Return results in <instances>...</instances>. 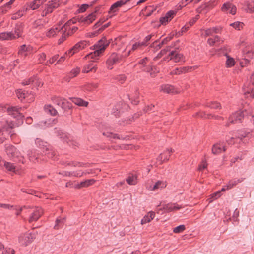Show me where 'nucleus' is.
Masks as SVG:
<instances>
[{
	"label": "nucleus",
	"instance_id": "f257e3e1",
	"mask_svg": "<svg viewBox=\"0 0 254 254\" xmlns=\"http://www.w3.org/2000/svg\"><path fill=\"white\" fill-rule=\"evenodd\" d=\"M246 119H250L254 127V116L252 114V108L251 107H245L242 110L233 113L229 116L228 122L226 124V126H229L230 123H242L244 120ZM253 130H254V128Z\"/></svg>",
	"mask_w": 254,
	"mask_h": 254
},
{
	"label": "nucleus",
	"instance_id": "f03ea898",
	"mask_svg": "<svg viewBox=\"0 0 254 254\" xmlns=\"http://www.w3.org/2000/svg\"><path fill=\"white\" fill-rule=\"evenodd\" d=\"M109 42L107 41L105 37H103L99 40L97 43L94 45V52H91L87 54L85 58L86 59H92V62H96L98 59V57L100 56L106 49L109 45Z\"/></svg>",
	"mask_w": 254,
	"mask_h": 254
},
{
	"label": "nucleus",
	"instance_id": "7ed1b4c3",
	"mask_svg": "<svg viewBox=\"0 0 254 254\" xmlns=\"http://www.w3.org/2000/svg\"><path fill=\"white\" fill-rule=\"evenodd\" d=\"M5 151L8 156L11 157L14 161L23 164L24 163L25 158L20 155V153L13 145H6L5 146Z\"/></svg>",
	"mask_w": 254,
	"mask_h": 254
},
{
	"label": "nucleus",
	"instance_id": "20e7f679",
	"mask_svg": "<svg viewBox=\"0 0 254 254\" xmlns=\"http://www.w3.org/2000/svg\"><path fill=\"white\" fill-rule=\"evenodd\" d=\"M51 100L53 103L61 107L64 111H67L72 107L71 104L63 97L55 96L52 97Z\"/></svg>",
	"mask_w": 254,
	"mask_h": 254
},
{
	"label": "nucleus",
	"instance_id": "39448f33",
	"mask_svg": "<svg viewBox=\"0 0 254 254\" xmlns=\"http://www.w3.org/2000/svg\"><path fill=\"white\" fill-rule=\"evenodd\" d=\"M36 238L34 233L26 232L21 233L18 237V242L23 246H27L31 244Z\"/></svg>",
	"mask_w": 254,
	"mask_h": 254
},
{
	"label": "nucleus",
	"instance_id": "423d86ee",
	"mask_svg": "<svg viewBox=\"0 0 254 254\" xmlns=\"http://www.w3.org/2000/svg\"><path fill=\"white\" fill-rule=\"evenodd\" d=\"M125 55H122L116 53L111 54L106 61L107 67L112 69L114 64L120 63Z\"/></svg>",
	"mask_w": 254,
	"mask_h": 254
},
{
	"label": "nucleus",
	"instance_id": "0eeeda50",
	"mask_svg": "<svg viewBox=\"0 0 254 254\" xmlns=\"http://www.w3.org/2000/svg\"><path fill=\"white\" fill-rule=\"evenodd\" d=\"M163 60L166 61L173 60L175 63H181L185 61L184 56L182 54L176 52L175 51H171L167 56L163 58Z\"/></svg>",
	"mask_w": 254,
	"mask_h": 254
},
{
	"label": "nucleus",
	"instance_id": "6e6552de",
	"mask_svg": "<svg viewBox=\"0 0 254 254\" xmlns=\"http://www.w3.org/2000/svg\"><path fill=\"white\" fill-rule=\"evenodd\" d=\"M59 6V1L57 0H49L44 6V9L41 13L43 17L46 16L47 14L51 13L54 9Z\"/></svg>",
	"mask_w": 254,
	"mask_h": 254
},
{
	"label": "nucleus",
	"instance_id": "1a4fd4ad",
	"mask_svg": "<svg viewBox=\"0 0 254 254\" xmlns=\"http://www.w3.org/2000/svg\"><path fill=\"white\" fill-rule=\"evenodd\" d=\"M89 45V42L86 41H81L76 44L71 49L68 51L69 56H71L74 53L85 48Z\"/></svg>",
	"mask_w": 254,
	"mask_h": 254
},
{
	"label": "nucleus",
	"instance_id": "9d476101",
	"mask_svg": "<svg viewBox=\"0 0 254 254\" xmlns=\"http://www.w3.org/2000/svg\"><path fill=\"white\" fill-rule=\"evenodd\" d=\"M43 214V210L42 208L39 207H36L31 212L29 218V222L31 223L33 221H37Z\"/></svg>",
	"mask_w": 254,
	"mask_h": 254
},
{
	"label": "nucleus",
	"instance_id": "9b49d317",
	"mask_svg": "<svg viewBox=\"0 0 254 254\" xmlns=\"http://www.w3.org/2000/svg\"><path fill=\"white\" fill-rule=\"evenodd\" d=\"M22 84L24 86L31 84L35 87H38L41 85V82L36 76H33L27 79H25L22 81Z\"/></svg>",
	"mask_w": 254,
	"mask_h": 254
},
{
	"label": "nucleus",
	"instance_id": "f8f14e48",
	"mask_svg": "<svg viewBox=\"0 0 254 254\" xmlns=\"http://www.w3.org/2000/svg\"><path fill=\"white\" fill-rule=\"evenodd\" d=\"M181 208L182 206L177 203H169L163 205L162 208L160 209H163L165 212H170L179 210Z\"/></svg>",
	"mask_w": 254,
	"mask_h": 254
},
{
	"label": "nucleus",
	"instance_id": "ddd939ff",
	"mask_svg": "<svg viewBox=\"0 0 254 254\" xmlns=\"http://www.w3.org/2000/svg\"><path fill=\"white\" fill-rule=\"evenodd\" d=\"M223 49L226 52L225 54V56L227 58L225 63L226 67L227 68L233 67L235 64V60L227 54V52L230 51V48L229 47L224 46Z\"/></svg>",
	"mask_w": 254,
	"mask_h": 254
},
{
	"label": "nucleus",
	"instance_id": "4468645a",
	"mask_svg": "<svg viewBox=\"0 0 254 254\" xmlns=\"http://www.w3.org/2000/svg\"><path fill=\"white\" fill-rule=\"evenodd\" d=\"M96 18V12H94L86 17H81L78 18V21L86 24H89L92 23Z\"/></svg>",
	"mask_w": 254,
	"mask_h": 254
},
{
	"label": "nucleus",
	"instance_id": "2eb2a0df",
	"mask_svg": "<svg viewBox=\"0 0 254 254\" xmlns=\"http://www.w3.org/2000/svg\"><path fill=\"white\" fill-rule=\"evenodd\" d=\"M103 22L104 21L99 20L94 25L93 27V29L94 30V31L93 33H92V36H96L98 33H99L100 32L102 31L103 30H104L105 28L108 27L109 23L106 24L103 26H102L101 27L99 28Z\"/></svg>",
	"mask_w": 254,
	"mask_h": 254
},
{
	"label": "nucleus",
	"instance_id": "dca6fc26",
	"mask_svg": "<svg viewBox=\"0 0 254 254\" xmlns=\"http://www.w3.org/2000/svg\"><path fill=\"white\" fill-rule=\"evenodd\" d=\"M226 150V146L222 142H218L214 144L212 147V153L214 154H218Z\"/></svg>",
	"mask_w": 254,
	"mask_h": 254
},
{
	"label": "nucleus",
	"instance_id": "f3484780",
	"mask_svg": "<svg viewBox=\"0 0 254 254\" xmlns=\"http://www.w3.org/2000/svg\"><path fill=\"white\" fill-rule=\"evenodd\" d=\"M21 108H18L17 107H11L7 109V112L9 115H11L13 118H19L23 117L21 113H20Z\"/></svg>",
	"mask_w": 254,
	"mask_h": 254
},
{
	"label": "nucleus",
	"instance_id": "a211bd4d",
	"mask_svg": "<svg viewBox=\"0 0 254 254\" xmlns=\"http://www.w3.org/2000/svg\"><path fill=\"white\" fill-rule=\"evenodd\" d=\"M221 9L224 12L229 13L232 15L236 13L237 9L235 5L229 2L223 4Z\"/></svg>",
	"mask_w": 254,
	"mask_h": 254
},
{
	"label": "nucleus",
	"instance_id": "6ab92c4d",
	"mask_svg": "<svg viewBox=\"0 0 254 254\" xmlns=\"http://www.w3.org/2000/svg\"><path fill=\"white\" fill-rule=\"evenodd\" d=\"M237 138L239 139L242 142L246 143L248 142L250 137V133H247L244 130H238L236 131Z\"/></svg>",
	"mask_w": 254,
	"mask_h": 254
},
{
	"label": "nucleus",
	"instance_id": "aec40b11",
	"mask_svg": "<svg viewBox=\"0 0 254 254\" xmlns=\"http://www.w3.org/2000/svg\"><path fill=\"white\" fill-rule=\"evenodd\" d=\"M176 12L173 10L168 11L165 16L161 17L160 22L162 25H166L169 21H170L174 17Z\"/></svg>",
	"mask_w": 254,
	"mask_h": 254
},
{
	"label": "nucleus",
	"instance_id": "412c9836",
	"mask_svg": "<svg viewBox=\"0 0 254 254\" xmlns=\"http://www.w3.org/2000/svg\"><path fill=\"white\" fill-rule=\"evenodd\" d=\"M160 91L166 93H178L179 91L174 86L169 84H165L161 86Z\"/></svg>",
	"mask_w": 254,
	"mask_h": 254
},
{
	"label": "nucleus",
	"instance_id": "4be33fe9",
	"mask_svg": "<svg viewBox=\"0 0 254 254\" xmlns=\"http://www.w3.org/2000/svg\"><path fill=\"white\" fill-rule=\"evenodd\" d=\"M59 174H61L64 176L66 177H80L83 176L84 173L80 172V171H63L60 172Z\"/></svg>",
	"mask_w": 254,
	"mask_h": 254
},
{
	"label": "nucleus",
	"instance_id": "5701e85b",
	"mask_svg": "<svg viewBox=\"0 0 254 254\" xmlns=\"http://www.w3.org/2000/svg\"><path fill=\"white\" fill-rule=\"evenodd\" d=\"M62 28V26L60 25L53 27L46 32V35L49 38L54 37L59 34Z\"/></svg>",
	"mask_w": 254,
	"mask_h": 254
},
{
	"label": "nucleus",
	"instance_id": "b1692460",
	"mask_svg": "<svg viewBox=\"0 0 254 254\" xmlns=\"http://www.w3.org/2000/svg\"><path fill=\"white\" fill-rule=\"evenodd\" d=\"M167 186L166 182L163 181H158L153 186H150L148 188V190H161L165 188Z\"/></svg>",
	"mask_w": 254,
	"mask_h": 254
},
{
	"label": "nucleus",
	"instance_id": "393cba45",
	"mask_svg": "<svg viewBox=\"0 0 254 254\" xmlns=\"http://www.w3.org/2000/svg\"><path fill=\"white\" fill-rule=\"evenodd\" d=\"M172 152L173 150L172 149H167L163 153L160 154V155L157 158V160L160 161L161 163L165 161H168L169 159L171 153Z\"/></svg>",
	"mask_w": 254,
	"mask_h": 254
},
{
	"label": "nucleus",
	"instance_id": "a878e982",
	"mask_svg": "<svg viewBox=\"0 0 254 254\" xmlns=\"http://www.w3.org/2000/svg\"><path fill=\"white\" fill-rule=\"evenodd\" d=\"M55 123V121L53 119H49L44 122H41L37 124L39 128L45 129L47 127H51L53 124Z\"/></svg>",
	"mask_w": 254,
	"mask_h": 254
},
{
	"label": "nucleus",
	"instance_id": "bb28decb",
	"mask_svg": "<svg viewBox=\"0 0 254 254\" xmlns=\"http://www.w3.org/2000/svg\"><path fill=\"white\" fill-rule=\"evenodd\" d=\"M95 182V180L93 179H88L81 182L80 183L75 185V188L80 189L83 187H87L92 185Z\"/></svg>",
	"mask_w": 254,
	"mask_h": 254
},
{
	"label": "nucleus",
	"instance_id": "cd10ccee",
	"mask_svg": "<svg viewBox=\"0 0 254 254\" xmlns=\"http://www.w3.org/2000/svg\"><path fill=\"white\" fill-rule=\"evenodd\" d=\"M67 28H68L67 24H65L64 26H62L61 31L59 33V34H62V36L58 40L59 44H61L62 43H63L68 36L66 33Z\"/></svg>",
	"mask_w": 254,
	"mask_h": 254
},
{
	"label": "nucleus",
	"instance_id": "c85d7f7f",
	"mask_svg": "<svg viewBox=\"0 0 254 254\" xmlns=\"http://www.w3.org/2000/svg\"><path fill=\"white\" fill-rule=\"evenodd\" d=\"M15 38V36L13 32H5L0 33V40H10Z\"/></svg>",
	"mask_w": 254,
	"mask_h": 254
},
{
	"label": "nucleus",
	"instance_id": "c756f323",
	"mask_svg": "<svg viewBox=\"0 0 254 254\" xmlns=\"http://www.w3.org/2000/svg\"><path fill=\"white\" fill-rule=\"evenodd\" d=\"M155 216V214L153 211H150L145 215L143 218L141 219V224L142 225L145 224L147 223L150 222L153 220Z\"/></svg>",
	"mask_w": 254,
	"mask_h": 254
},
{
	"label": "nucleus",
	"instance_id": "7c9ffc66",
	"mask_svg": "<svg viewBox=\"0 0 254 254\" xmlns=\"http://www.w3.org/2000/svg\"><path fill=\"white\" fill-rule=\"evenodd\" d=\"M191 68H192V67H190V66L176 68V69L172 70L170 72V74L171 75H178V74H180L181 73H184L188 72Z\"/></svg>",
	"mask_w": 254,
	"mask_h": 254
},
{
	"label": "nucleus",
	"instance_id": "2f4dec72",
	"mask_svg": "<svg viewBox=\"0 0 254 254\" xmlns=\"http://www.w3.org/2000/svg\"><path fill=\"white\" fill-rule=\"evenodd\" d=\"M143 46H144V43H141V42H135L132 45L131 49L128 51L127 54L125 55V57H126L129 56L132 51L141 49Z\"/></svg>",
	"mask_w": 254,
	"mask_h": 254
},
{
	"label": "nucleus",
	"instance_id": "473e14b6",
	"mask_svg": "<svg viewBox=\"0 0 254 254\" xmlns=\"http://www.w3.org/2000/svg\"><path fill=\"white\" fill-rule=\"evenodd\" d=\"M46 1L47 0H34L29 4L27 8H30L32 10L37 9Z\"/></svg>",
	"mask_w": 254,
	"mask_h": 254
},
{
	"label": "nucleus",
	"instance_id": "72a5a7b5",
	"mask_svg": "<svg viewBox=\"0 0 254 254\" xmlns=\"http://www.w3.org/2000/svg\"><path fill=\"white\" fill-rule=\"evenodd\" d=\"M237 135L236 131H232L226 137V141L229 144H232L235 142V140L237 139Z\"/></svg>",
	"mask_w": 254,
	"mask_h": 254
},
{
	"label": "nucleus",
	"instance_id": "f704fd0d",
	"mask_svg": "<svg viewBox=\"0 0 254 254\" xmlns=\"http://www.w3.org/2000/svg\"><path fill=\"white\" fill-rule=\"evenodd\" d=\"M70 99L75 104L79 106L87 107L88 105V102L87 101H84L80 98H70Z\"/></svg>",
	"mask_w": 254,
	"mask_h": 254
},
{
	"label": "nucleus",
	"instance_id": "c9c22d12",
	"mask_svg": "<svg viewBox=\"0 0 254 254\" xmlns=\"http://www.w3.org/2000/svg\"><path fill=\"white\" fill-rule=\"evenodd\" d=\"M32 50V47L30 45H26L25 44L21 45L18 51V54L21 55H27V52H30Z\"/></svg>",
	"mask_w": 254,
	"mask_h": 254
},
{
	"label": "nucleus",
	"instance_id": "e433bc0d",
	"mask_svg": "<svg viewBox=\"0 0 254 254\" xmlns=\"http://www.w3.org/2000/svg\"><path fill=\"white\" fill-rule=\"evenodd\" d=\"M2 162L3 163V166L7 171L14 173L16 172L17 169L14 164L5 161H3Z\"/></svg>",
	"mask_w": 254,
	"mask_h": 254
},
{
	"label": "nucleus",
	"instance_id": "4c0bfd02",
	"mask_svg": "<svg viewBox=\"0 0 254 254\" xmlns=\"http://www.w3.org/2000/svg\"><path fill=\"white\" fill-rule=\"evenodd\" d=\"M217 29L216 28L213 27L206 30H201V34L202 36L204 37H207L212 35L213 33H217Z\"/></svg>",
	"mask_w": 254,
	"mask_h": 254
},
{
	"label": "nucleus",
	"instance_id": "58836bf2",
	"mask_svg": "<svg viewBox=\"0 0 254 254\" xmlns=\"http://www.w3.org/2000/svg\"><path fill=\"white\" fill-rule=\"evenodd\" d=\"M244 178H235L232 180H231L227 183V188H232L233 187L237 185L238 184L241 183L243 181Z\"/></svg>",
	"mask_w": 254,
	"mask_h": 254
},
{
	"label": "nucleus",
	"instance_id": "ea45409f",
	"mask_svg": "<svg viewBox=\"0 0 254 254\" xmlns=\"http://www.w3.org/2000/svg\"><path fill=\"white\" fill-rule=\"evenodd\" d=\"M96 69L97 67L96 65H94L92 63H90L84 67L82 70V72L84 73H88L89 71H92L95 72Z\"/></svg>",
	"mask_w": 254,
	"mask_h": 254
},
{
	"label": "nucleus",
	"instance_id": "a19ab883",
	"mask_svg": "<svg viewBox=\"0 0 254 254\" xmlns=\"http://www.w3.org/2000/svg\"><path fill=\"white\" fill-rule=\"evenodd\" d=\"M244 5L246 6L245 10L247 12L250 13L254 12V2L253 1H246Z\"/></svg>",
	"mask_w": 254,
	"mask_h": 254
},
{
	"label": "nucleus",
	"instance_id": "79ce46f5",
	"mask_svg": "<svg viewBox=\"0 0 254 254\" xmlns=\"http://www.w3.org/2000/svg\"><path fill=\"white\" fill-rule=\"evenodd\" d=\"M98 87L97 83H88L84 86V90L87 91H92Z\"/></svg>",
	"mask_w": 254,
	"mask_h": 254
},
{
	"label": "nucleus",
	"instance_id": "37998d69",
	"mask_svg": "<svg viewBox=\"0 0 254 254\" xmlns=\"http://www.w3.org/2000/svg\"><path fill=\"white\" fill-rule=\"evenodd\" d=\"M129 0H120L119 1H118L114 3L111 6L110 10L114 11H116V10H115V9L117 8L118 7L122 6Z\"/></svg>",
	"mask_w": 254,
	"mask_h": 254
},
{
	"label": "nucleus",
	"instance_id": "c03bdc74",
	"mask_svg": "<svg viewBox=\"0 0 254 254\" xmlns=\"http://www.w3.org/2000/svg\"><path fill=\"white\" fill-rule=\"evenodd\" d=\"M44 110L46 113L53 116L56 115L58 113L57 110L51 105H46L44 106Z\"/></svg>",
	"mask_w": 254,
	"mask_h": 254
},
{
	"label": "nucleus",
	"instance_id": "a18cd8bd",
	"mask_svg": "<svg viewBox=\"0 0 254 254\" xmlns=\"http://www.w3.org/2000/svg\"><path fill=\"white\" fill-rule=\"evenodd\" d=\"M27 7H23L21 10H19L17 12L12 14L11 19L13 20H15L20 18L24 13L27 10Z\"/></svg>",
	"mask_w": 254,
	"mask_h": 254
},
{
	"label": "nucleus",
	"instance_id": "49530a36",
	"mask_svg": "<svg viewBox=\"0 0 254 254\" xmlns=\"http://www.w3.org/2000/svg\"><path fill=\"white\" fill-rule=\"evenodd\" d=\"M197 116H200L201 118H207L209 119L210 118H214L215 119L220 120V119H223V118L219 116H213L211 114H206L205 113H197Z\"/></svg>",
	"mask_w": 254,
	"mask_h": 254
},
{
	"label": "nucleus",
	"instance_id": "de8ad7c7",
	"mask_svg": "<svg viewBox=\"0 0 254 254\" xmlns=\"http://www.w3.org/2000/svg\"><path fill=\"white\" fill-rule=\"evenodd\" d=\"M61 163L62 165L64 166H80V167H83L84 166V164L82 163H80V162H70L68 161H61Z\"/></svg>",
	"mask_w": 254,
	"mask_h": 254
},
{
	"label": "nucleus",
	"instance_id": "09e8293b",
	"mask_svg": "<svg viewBox=\"0 0 254 254\" xmlns=\"http://www.w3.org/2000/svg\"><path fill=\"white\" fill-rule=\"evenodd\" d=\"M103 134L107 137L111 138H114V139H124V137L120 136L118 134H114L110 132H103Z\"/></svg>",
	"mask_w": 254,
	"mask_h": 254
},
{
	"label": "nucleus",
	"instance_id": "8fccbe9b",
	"mask_svg": "<svg viewBox=\"0 0 254 254\" xmlns=\"http://www.w3.org/2000/svg\"><path fill=\"white\" fill-rule=\"evenodd\" d=\"M27 94V93H25V91H23L22 89H18L16 91L17 97L21 101L23 99L28 98Z\"/></svg>",
	"mask_w": 254,
	"mask_h": 254
},
{
	"label": "nucleus",
	"instance_id": "3c124183",
	"mask_svg": "<svg viewBox=\"0 0 254 254\" xmlns=\"http://www.w3.org/2000/svg\"><path fill=\"white\" fill-rule=\"evenodd\" d=\"M220 41V38L216 35L214 36V37L210 38L207 40V43L210 45V46H213L215 44L219 42Z\"/></svg>",
	"mask_w": 254,
	"mask_h": 254
},
{
	"label": "nucleus",
	"instance_id": "603ef678",
	"mask_svg": "<svg viewBox=\"0 0 254 254\" xmlns=\"http://www.w3.org/2000/svg\"><path fill=\"white\" fill-rule=\"evenodd\" d=\"M65 218H57L55 222V225L54 226V229H59L60 228L62 227V225H63L65 222Z\"/></svg>",
	"mask_w": 254,
	"mask_h": 254
},
{
	"label": "nucleus",
	"instance_id": "864d4df0",
	"mask_svg": "<svg viewBox=\"0 0 254 254\" xmlns=\"http://www.w3.org/2000/svg\"><path fill=\"white\" fill-rule=\"evenodd\" d=\"M80 69L78 67L73 69L69 74V78L66 79V80L69 81L70 79L77 76L80 72Z\"/></svg>",
	"mask_w": 254,
	"mask_h": 254
},
{
	"label": "nucleus",
	"instance_id": "5fc2aeb1",
	"mask_svg": "<svg viewBox=\"0 0 254 254\" xmlns=\"http://www.w3.org/2000/svg\"><path fill=\"white\" fill-rule=\"evenodd\" d=\"M127 183L130 185H134L137 183V178L135 176L131 175L126 179Z\"/></svg>",
	"mask_w": 254,
	"mask_h": 254
},
{
	"label": "nucleus",
	"instance_id": "6e6d98bb",
	"mask_svg": "<svg viewBox=\"0 0 254 254\" xmlns=\"http://www.w3.org/2000/svg\"><path fill=\"white\" fill-rule=\"evenodd\" d=\"M142 70L149 72L151 76H153L156 73L158 72V69L155 67H150L145 68L142 69Z\"/></svg>",
	"mask_w": 254,
	"mask_h": 254
},
{
	"label": "nucleus",
	"instance_id": "4d7b16f0",
	"mask_svg": "<svg viewBox=\"0 0 254 254\" xmlns=\"http://www.w3.org/2000/svg\"><path fill=\"white\" fill-rule=\"evenodd\" d=\"M230 26L233 27L234 29L240 30L242 29L244 26V24L242 22L237 21L230 24Z\"/></svg>",
	"mask_w": 254,
	"mask_h": 254
},
{
	"label": "nucleus",
	"instance_id": "13d9d810",
	"mask_svg": "<svg viewBox=\"0 0 254 254\" xmlns=\"http://www.w3.org/2000/svg\"><path fill=\"white\" fill-rule=\"evenodd\" d=\"M170 50V47H167L166 49L162 50L158 55L155 57L153 59L154 61L158 60L162 56L167 54V52Z\"/></svg>",
	"mask_w": 254,
	"mask_h": 254
},
{
	"label": "nucleus",
	"instance_id": "bf43d9fd",
	"mask_svg": "<svg viewBox=\"0 0 254 254\" xmlns=\"http://www.w3.org/2000/svg\"><path fill=\"white\" fill-rule=\"evenodd\" d=\"M244 94L247 96V97L249 96L251 97H254V88L252 87L250 88H248L246 89L244 88Z\"/></svg>",
	"mask_w": 254,
	"mask_h": 254
},
{
	"label": "nucleus",
	"instance_id": "052dcab7",
	"mask_svg": "<svg viewBox=\"0 0 254 254\" xmlns=\"http://www.w3.org/2000/svg\"><path fill=\"white\" fill-rule=\"evenodd\" d=\"M156 8L154 7L151 6H149L145 8V11H147V13L145 14V16L146 17L150 16L155 11H156Z\"/></svg>",
	"mask_w": 254,
	"mask_h": 254
},
{
	"label": "nucleus",
	"instance_id": "680f3d73",
	"mask_svg": "<svg viewBox=\"0 0 254 254\" xmlns=\"http://www.w3.org/2000/svg\"><path fill=\"white\" fill-rule=\"evenodd\" d=\"M35 143L40 148H43L44 147H47V142L43 141L39 138H37L35 140Z\"/></svg>",
	"mask_w": 254,
	"mask_h": 254
},
{
	"label": "nucleus",
	"instance_id": "e2e57ef3",
	"mask_svg": "<svg viewBox=\"0 0 254 254\" xmlns=\"http://www.w3.org/2000/svg\"><path fill=\"white\" fill-rule=\"evenodd\" d=\"M185 230V226L184 225H180L173 229V232L175 233H180Z\"/></svg>",
	"mask_w": 254,
	"mask_h": 254
},
{
	"label": "nucleus",
	"instance_id": "0e129e2a",
	"mask_svg": "<svg viewBox=\"0 0 254 254\" xmlns=\"http://www.w3.org/2000/svg\"><path fill=\"white\" fill-rule=\"evenodd\" d=\"M120 105H117L115 108L112 109V114L115 116H119V114L121 112H122V110L120 108Z\"/></svg>",
	"mask_w": 254,
	"mask_h": 254
},
{
	"label": "nucleus",
	"instance_id": "69168bd1",
	"mask_svg": "<svg viewBox=\"0 0 254 254\" xmlns=\"http://www.w3.org/2000/svg\"><path fill=\"white\" fill-rule=\"evenodd\" d=\"M125 43V40L122 37H119L115 39V43L119 46H121L122 45L124 44Z\"/></svg>",
	"mask_w": 254,
	"mask_h": 254
},
{
	"label": "nucleus",
	"instance_id": "338daca9",
	"mask_svg": "<svg viewBox=\"0 0 254 254\" xmlns=\"http://www.w3.org/2000/svg\"><path fill=\"white\" fill-rule=\"evenodd\" d=\"M46 55L44 53H42L39 54L37 56L38 63L41 64L46 59Z\"/></svg>",
	"mask_w": 254,
	"mask_h": 254
},
{
	"label": "nucleus",
	"instance_id": "774afa93",
	"mask_svg": "<svg viewBox=\"0 0 254 254\" xmlns=\"http://www.w3.org/2000/svg\"><path fill=\"white\" fill-rule=\"evenodd\" d=\"M1 254H15V251L10 248H6Z\"/></svg>",
	"mask_w": 254,
	"mask_h": 254
}]
</instances>
